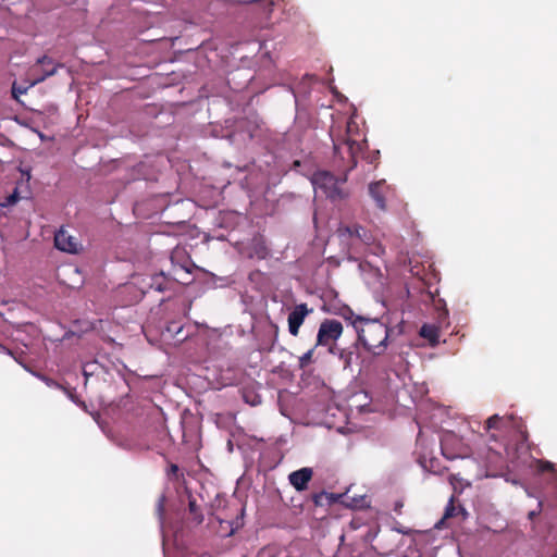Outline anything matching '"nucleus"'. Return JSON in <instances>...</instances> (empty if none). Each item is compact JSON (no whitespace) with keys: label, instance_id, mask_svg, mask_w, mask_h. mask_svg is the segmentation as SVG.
<instances>
[{"label":"nucleus","instance_id":"obj_1","mask_svg":"<svg viewBox=\"0 0 557 557\" xmlns=\"http://www.w3.org/2000/svg\"><path fill=\"white\" fill-rule=\"evenodd\" d=\"M358 126L349 121L346 126V136L342 139L333 138L335 163L342 170V176H335L329 171L313 173L311 183L315 189H320L332 201L342 200L347 193L341 187L347 181V174L357 165V158L362 152L366 144L360 138Z\"/></svg>","mask_w":557,"mask_h":557},{"label":"nucleus","instance_id":"obj_2","mask_svg":"<svg viewBox=\"0 0 557 557\" xmlns=\"http://www.w3.org/2000/svg\"><path fill=\"white\" fill-rule=\"evenodd\" d=\"M341 315L346 320H351L359 342L368 351L381 355L386 349L387 341L392 337L393 331L383 322L376 319L356 317L348 307L342 309Z\"/></svg>","mask_w":557,"mask_h":557},{"label":"nucleus","instance_id":"obj_3","mask_svg":"<svg viewBox=\"0 0 557 557\" xmlns=\"http://www.w3.org/2000/svg\"><path fill=\"white\" fill-rule=\"evenodd\" d=\"M342 333L343 325L339 321L333 319H325L320 324L315 346L329 345L331 342H335L336 339H338Z\"/></svg>","mask_w":557,"mask_h":557},{"label":"nucleus","instance_id":"obj_4","mask_svg":"<svg viewBox=\"0 0 557 557\" xmlns=\"http://www.w3.org/2000/svg\"><path fill=\"white\" fill-rule=\"evenodd\" d=\"M311 312L312 309H309L307 304L296 305L289 312L287 318L288 331L293 336L298 335L301 324L304 323L306 317Z\"/></svg>","mask_w":557,"mask_h":557},{"label":"nucleus","instance_id":"obj_5","mask_svg":"<svg viewBox=\"0 0 557 557\" xmlns=\"http://www.w3.org/2000/svg\"><path fill=\"white\" fill-rule=\"evenodd\" d=\"M54 246L59 250L70 253H76L78 251V243L76 238L71 236L63 227L54 235Z\"/></svg>","mask_w":557,"mask_h":557},{"label":"nucleus","instance_id":"obj_6","mask_svg":"<svg viewBox=\"0 0 557 557\" xmlns=\"http://www.w3.org/2000/svg\"><path fill=\"white\" fill-rule=\"evenodd\" d=\"M389 191V186L384 180L371 183L369 185V195L375 201L380 210L386 209V196Z\"/></svg>","mask_w":557,"mask_h":557},{"label":"nucleus","instance_id":"obj_7","mask_svg":"<svg viewBox=\"0 0 557 557\" xmlns=\"http://www.w3.org/2000/svg\"><path fill=\"white\" fill-rule=\"evenodd\" d=\"M313 475V471L311 468H301L297 471L292 472L288 475L289 483L297 490V491H305L308 487V483L311 481Z\"/></svg>","mask_w":557,"mask_h":557},{"label":"nucleus","instance_id":"obj_8","mask_svg":"<svg viewBox=\"0 0 557 557\" xmlns=\"http://www.w3.org/2000/svg\"><path fill=\"white\" fill-rule=\"evenodd\" d=\"M339 233L347 234L349 237H354L359 242L369 245L372 243V234L359 224H352L345 227H341Z\"/></svg>","mask_w":557,"mask_h":557},{"label":"nucleus","instance_id":"obj_9","mask_svg":"<svg viewBox=\"0 0 557 557\" xmlns=\"http://www.w3.org/2000/svg\"><path fill=\"white\" fill-rule=\"evenodd\" d=\"M171 262L174 267L178 265L181 270L190 272V258L184 248L176 247L171 252Z\"/></svg>","mask_w":557,"mask_h":557},{"label":"nucleus","instance_id":"obj_10","mask_svg":"<svg viewBox=\"0 0 557 557\" xmlns=\"http://www.w3.org/2000/svg\"><path fill=\"white\" fill-rule=\"evenodd\" d=\"M172 284V281L163 272H160L151 276L149 287L163 293L171 289Z\"/></svg>","mask_w":557,"mask_h":557},{"label":"nucleus","instance_id":"obj_11","mask_svg":"<svg viewBox=\"0 0 557 557\" xmlns=\"http://www.w3.org/2000/svg\"><path fill=\"white\" fill-rule=\"evenodd\" d=\"M38 63L44 66V74L37 78H35L30 86H34L37 83H40L45 81L47 77L53 75L57 71V66L53 64L52 59L48 58L47 55H44L38 60Z\"/></svg>","mask_w":557,"mask_h":557},{"label":"nucleus","instance_id":"obj_12","mask_svg":"<svg viewBox=\"0 0 557 557\" xmlns=\"http://www.w3.org/2000/svg\"><path fill=\"white\" fill-rule=\"evenodd\" d=\"M420 335L428 339L431 346H435L440 342V326L423 324L420 329Z\"/></svg>","mask_w":557,"mask_h":557},{"label":"nucleus","instance_id":"obj_13","mask_svg":"<svg viewBox=\"0 0 557 557\" xmlns=\"http://www.w3.org/2000/svg\"><path fill=\"white\" fill-rule=\"evenodd\" d=\"M188 512L189 519L195 524H200L203 521V515L200 506L197 504V500L193 495H188Z\"/></svg>","mask_w":557,"mask_h":557},{"label":"nucleus","instance_id":"obj_14","mask_svg":"<svg viewBox=\"0 0 557 557\" xmlns=\"http://www.w3.org/2000/svg\"><path fill=\"white\" fill-rule=\"evenodd\" d=\"M505 419L511 420L512 418L511 417L504 418V417H499L498 414H494L486 420L485 429L486 430L499 429L500 423H503L505 421Z\"/></svg>","mask_w":557,"mask_h":557},{"label":"nucleus","instance_id":"obj_15","mask_svg":"<svg viewBox=\"0 0 557 557\" xmlns=\"http://www.w3.org/2000/svg\"><path fill=\"white\" fill-rule=\"evenodd\" d=\"M535 466H536V470L541 473L555 471L554 463L548 460L537 459V460H535Z\"/></svg>","mask_w":557,"mask_h":557},{"label":"nucleus","instance_id":"obj_16","mask_svg":"<svg viewBox=\"0 0 557 557\" xmlns=\"http://www.w3.org/2000/svg\"><path fill=\"white\" fill-rule=\"evenodd\" d=\"M317 346L309 349L301 357H299V368L305 369L312 362L313 352Z\"/></svg>","mask_w":557,"mask_h":557},{"label":"nucleus","instance_id":"obj_17","mask_svg":"<svg viewBox=\"0 0 557 557\" xmlns=\"http://www.w3.org/2000/svg\"><path fill=\"white\" fill-rule=\"evenodd\" d=\"M456 516V506H455V503H454V497L450 498L448 505L446 506L445 508V512H444V519H448V518H453Z\"/></svg>","mask_w":557,"mask_h":557},{"label":"nucleus","instance_id":"obj_18","mask_svg":"<svg viewBox=\"0 0 557 557\" xmlns=\"http://www.w3.org/2000/svg\"><path fill=\"white\" fill-rule=\"evenodd\" d=\"M32 87L30 84L28 86H17L15 83L12 86V96L14 99L18 98V95L26 94L28 88Z\"/></svg>","mask_w":557,"mask_h":557},{"label":"nucleus","instance_id":"obj_19","mask_svg":"<svg viewBox=\"0 0 557 557\" xmlns=\"http://www.w3.org/2000/svg\"><path fill=\"white\" fill-rule=\"evenodd\" d=\"M178 472H180V468H178V466H177V465H175V463H172V465L170 466V468H169L168 475H169V476H174V478H176V479H177V476H178Z\"/></svg>","mask_w":557,"mask_h":557},{"label":"nucleus","instance_id":"obj_20","mask_svg":"<svg viewBox=\"0 0 557 557\" xmlns=\"http://www.w3.org/2000/svg\"><path fill=\"white\" fill-rule=\"evenodd\" d=\"M323 496H325V494H324V493H321V494H317V495H314V497H313L314 504H315V505H321V504H322V503H321V499H322V497H323Z\"/></svg>","mask_w":557,"mask_h":557},{"label":"nucleus","instance_id":"obj_21","mask_svg":"<svg viewBox=\"0 0 557 557\" xmlns=\"http://www.w3.org/2000/svg\"><path fill=\"white\" fill-rule=\"evenodd\" d=\"M403 506H404V505H403V503H401V502H397V503L395 504V508H394V510H395L397 513H401V508H403Z\"/></svg>","mask_w":557,"mask_h":557},{"label":"nucleus","instance_id":"obj_22","mask_svg":"<svg viewBox=\"0 0 557 557\" xmlns=\"http://www.w3.org/2000/svg\"><path fill=\"white\" fill-rule=\"evenodd\" d=\"M447 315H448L447 310H445L443 313H441V314H440V319H441L440 323H442V319H443V320H446V319H447Z\"/></svg>","mask_w":557,"mask_h":557},{"label":"nucleus","instance_id":"obj_23","mask_svg":"<svg viewBox=\"0 0 557 557\" xmlns=\"http://www.w3.org/2000/svg\"><path fill=\"white\" fill-rule=\"evenodd\" d=\"M376 159H377V156H376V154H375V156H373V157L371 158V160H370V163H373V161H374V160H376Z\"/></svg>","mask_w":557,"mask_h":557},{"label":"nucleus","instance_id":"obj_24","mask_svg":"<svg viewBox=\"0 0 557 557\" xmlns=\"http://www.w3.org/2000/svg\"><path fill=\"white\" fill-rule=\"evenodd\" d=\"M162 508H163V504H162V500H160V503H159V510L161 511Z\"/></svg>","mask_w":557,"mask_h":557},{"label":"nucleus","instance_id":"obj_25","mask_svg":"<svg viewBox=\"0 0 557 557\" xmlns=\"http://www.w3.org/2000/svg\"><path fill=\"white\" fill-rule=\"evenodd\" d=\"M555 557H557V555Z\"/></svg>","mask_w":557,"mask_h":557}]
</instances>
